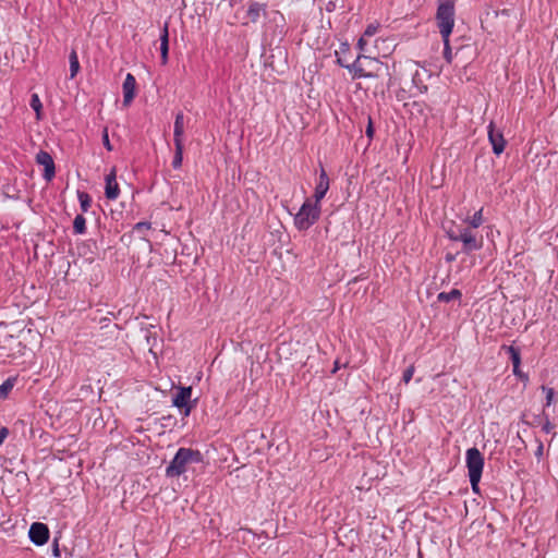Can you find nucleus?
<instances>
[{
	"label": "nucleus",
	"mask_w": 558,
	"mask_h": 558,
	"mask_svg": "<svg viewBox=\"0 0 558 558\" xmlns=\"http://www.w3.org/2000/svg\"><path fill=\"white\" fill-rule=\"evenodd\" d=\"M202 457L198 451L189 448H180L170 464L166 469V474L170 477L180 476L186 471V466L193 462H201Z\"/></svg>",
	"instance_id": "nucleus-2"
},
{
	"label": "nucleus",
	"mask_w": 558,
	"mask_h": 558,
	"mask_svg": "<svg viewBox=\"0 0 558 558\" xmlns=\"http://www.w3.org/2000/svg\"><path fill=\"white\" fill-rule=\"evenodd\" d=\"M465 222H468L469 227L472 229H477L483 223V208L474 213V215L466 219Z\"/></svg>",
	"instance_id": "nucleus-21"
},
{
	"label": "nucleus",
	"mask_w": 558,
	"mask_h": 558,
	"mask_svg": "<svg viewBox=\"0 0 558 558\" xmlns=\"http://www.w3.org/2000/svg\"><path fill=\"white\" fill-rule=\"evenodd\" d=\"M159 40H160L161 63L166 64L168 62V53H169V22L168 21H166L163 23Z\"/></svg>",
	"instance_id": "nucleus-14"
},
{
	"label": "nucleus",
	"mask_w": 558,
	"mask_h": 558,
	"mask_svg": "<svg viewBox=\"0 0 558 558\" xmlns=\"http://www.w3.org/2000/svg\"><path fill=\"white\" fill-rule=\"evenodd\" d=\"M73 230L76 234H84L86 232V219L83 215H77L74 218Z\"/></svg>",
	"instance_id": "nucleus-19"
},
{
	"label": "nucleus",
	"mask_w": 558,
	"mask_h": 558,
	"mask_svg": "<svg viewBox=\"0 0 558 558\" xmlns=\"http://www.w3.org/2000/svg\"><path fill=\"white\" fill-rule=\"evenodd\" d=\"M105 195L108 199L114 201L119 197L120 189L117 182V170L112 168L111 171L106 175Z\"/></svg>",
	"instance_id": "nucleus-11"
},
{
	"label": "nucleus",
	"mask_w": 558,
	"mask_h": 558,
	"mask_svg": "<svg viewBox=\"0 0 558 558\" xmlns=\"http://www.w3.org/2000/svg\"><path fill=\"white\" fill-rule=\"evenodd\" d=\"M542 390L545 393L546 402L544 405V410L549 408L555 402V390L550 387L542 386Z\"/></svg>",
	"instance_id": "nucleus-24"
},
{
	"label": "nucleus",
	"mask_w": 558,
	"mask_h": 558,
	"mask_svg": "<svg viewBox=\"0 0 558 558\" xmlns=\"http://www.w3.org/2000/svg\"><path fill=\"white\" fill-rule=\"evenodd\" d=\"M535 454L539 458L543 456V444L539 442L538 447H537V450L535 452Z\"/></svg>",
	"instance_id": "nucleus-38"
},
{
	"label": "nucleus",
	"mask_w": 558,
	"mask_h": 558,
	"mask_svg": "<svg viewBox=\"0 0 558 558\" xmlns=\"http://www.w3.org/2000/svg\"><path fill=\"white\" fill-rule=\"evenodd\" d=\"M32 109L36 112L37 119H40V112H41V101L39 99V96L37 94H33L29 102Z\"/></svg>",
	"instance_id": "nucleus-25"
},
{
	"label": "nucleus",
	"mask_w": 558,
	"mask_h": 558,
	"mask_svg": "<svg viewBox=\"0 0 558 558\" xmlns=\"http://www.w3.org/2000/svg\"><path fill=\"white\" fill-rule=\"evenodd\" d=\"M13 388V383L9 379L0 385V397H5L7 393Z\"/></svg>",
	"instance_id": "nucleus-28"
},
{
	"label": "nucleus",
	"mask_w": 558,
	"mask_h": 558,
	"mask_svg": "<svg viewBox=\"0 0 558 558\" xmlns=\"http://www.w3.org/2000/svg\"><path fill=\"white\" fill-rule=\"evenodd\" d=\"M277 15L280 16V19H283V15H281L280 12H277Z\"/></svg>",
	"instance_id": "nucleus-41"
},
{
	"label": "nucleus",
	"mask_w": 558,
	"mask_h": 558,
	"mask_svg": "<svg viewBox=\"0 0 558 558\" xmlns=\"http://www.w3.org/2000/svg\"><path fill=\"white\" fill-rule=\"evenodd\" d=\"M454 258H456V256H454V255H452V254H447V255H446V260H447V262H449V263H450V262H452V260H454Z\"/></svg>",
	"instance_id": "nucleus-39"
},
{
	"label": "nucleus",
	"mask_w": 558,
	"mask_h": 558,
	"mask_svg": "<svg viewBox=\"0 0 558 558\" xmlns=\"http://www.w3.org/2000/svg\"><path fill=\"white\" fill-rule=\"evenodd\" d=\"M444 43V58L448 63H451L452 61V50L450 47V40L449 37H441Z\"/></svg>",
	"instance_id": "nucleus-26"
},
{
	"label": "nucleus",
	"mask_w": 558,
	"mask_h": 558,
	"mask_svg": "<svg viewBox=\"0 0 558 558\" xmlns=\"http://www.w3.org/2000/svg\"><path fill=\"white\" fill-rule=\"evenodd\" d=\"M36 162L40 166H44V168H45L44 178L47 181H51L56 174L54 161H53L51 155L45 150H40L36 155Z\"/></svg>",
	"instance_id": "nucleus-9"
},
{
	"label": "nucleus",
	"mask_w": 558,
	"mask_h": 558,
	"mask_svg": "<svg viewBox=\"0 0 558 558\" xmlns=\"http://www.w3.org/2000/svg\"><path fill=\"white\" fill-rule=\"evenodd\" d=\"M191 397L192 387H180L173 395L172 404L179 408L184 416H189L194 408V403L191 402Z\"/></svg>",
	"instance_id": "nucleus-7"
},
{
	"label": "nucleus",
	"mask_w": 558,
	"mask_h": 558,
	"mask_svg": "<svg viewBox=\"0 0 558 558\" xmlns=\"http://www.w3.org/2000/svg\"><path fill=\"white\" fill-rule=\"evenodd\" d=\"M338 62L348 68L352 73L353 77H372L377 75V72L381 69V63L376 58H371L364 54H359L356 60L351 65L342 63L341 59Z\"/></svg>",
	"instance_id": "nucleus-4"
},
{
	"label": "nucleus",
	"mask_w": 558,
	"mask_h": 558,
	"mask_svg": "<svg viewBox=\"0 0 558 558\" xmlns=\"http://www.w3.org/2000/svg\"><path fill=\"white\" fill-rule=\"evenodd\" d=\"M374 132H375V131H374V126H373L372 119H371V117H368V124H367V126H366V131H365L366 136H367L369 140H372V138H373V136H374Z\"/></svg>",
	"instance_id": "nucleus-33"
},
{
	"label": "nucleus",
	"mask_w": 558,
	"mask_h": 558,
	"mask_svg": "<svg viewBox=\"0 0 558 558\" xmlns=\"http://www.w3.org/2000/svg\"><path fill=\"white\" fill-rule=\"evenodd\" d=\"M102 143H104V146L110 151L112 150V146L110 144V141H109V135H108V131L107 129H105L104 133H102Z\"/></svg>",
	"instance_id": "nucleus-32"
},
{
	"label": "nucleus",
	"mask_w": 558,
	"mask_h": 558,
	"mask_svg": "<svg viewBox=\"0 0 558 558\" xmlns=\"http://www.w3.org/2000/svg\"><path fill=\"white\" fill-rule=\"evenodd\" d=\"M183 134H184V116L182 112H179L177 114L175 121H174V130H173L174 143H183Z\"/></svg>",
	"instance_id": "nucleus-15"
},
{
	"label": "nucleus",
	"mask_w": 558,
	"mask_h": 558,
	"mask_svg": "<svg viewBox=\"0 0 558 558\" xmlns=\"http://www.w3.org/2000/svg\"><path fill=\"white\" fill-rule=\"evenodd\" d=\"M414 366L411 365L409 366L404 372H403V376H402V380L404 381V384H409L410 380L412 379L413 377V374H414Z\"/></svg>",
	"instance_id": "nucleus-29"
},
{
	"label": "nucleus",
	"mask_w": 558,
	"mask_h": 558,
	"mask_svg": "<svg viewBox=\"0 0 558 558\" xmlns=\"http://www.w3.org/2000/svg\"><path fill=\"white\" fill-rule=\"evenodd\" d=\"M329 183L330 182H329L328 174L325 171V169L322 168L320 172H319L318 182L315 186L313 203L319 205L320 201L325 197L326 193L329 190Z\"/></svg>",
	"instance_id": "nucleus-12"
},
{
	"label": "nucleus",
	"mask_w": 558,
	"mask_h": 558,
	"mask_svg": "<svg viewBox=\"0 0 558 558\" xmlns=\"http://www.w3.org/2000/svg\"><path fill=\"white\" fill-rule=\"evenodd\" d=\"M339 368H340L339 362H338V361H336V362H335V365H333L332 373H333V374H335V373H337V372L339 371Z\"/></svg>",
	"instance_id": "nucleus-40"
},
{
	"label": "nucleus",
	"mask_w": 558,
	"mask_h": 558,
	"mask_svg": "<svg viewBox=\"0 0 558 558\" xmlns=\"http://www.w3.org/2000/svg\"><path fill=\"white\" fill-rule=\"evenodd\" d=\"M513 374L520 378H527L520 369V366L513 367Z\"/></svg>",
	"instance_id": "nucleus-36"
},
{
	"label": "nucleus",
	"mask_w": 558,
	"mask_h": 558,
	"mask_svg": "<svg viewBox=\"0 0 558 558\" xmlns=\"http://www.w3.org/2000/svg\"><path fill=\"white\" fill-rule=\"evenodd\" d=\"M135 87H136V81H135V77L131 74V73H128L126 74V77L123 82V104L125 106H129L134 96H135Z\"/></svg>",
	"instance_id": "nucleus-13"
},
{
	"label": "nucleus",
	"mask_w": 558,
	"mask_h": 558,
	"mask_svg": "<svg viewBox=\"0 0 558 558\" xmlns=\"http://www.w3.org/2000/svg\"><path fill=\"white\" fill-rule=\"evenodd\" d=\"M451 241L462 243V252L471 253L483 247L484 240L469 226H452L446 231Z\"/></svg>",
	"instance_id": "nucleus-1"
},
{
	"label": "nucleus",
	"mask_w": 558,
	"mask_h": 558,
	"mask_svg": "<svg viewBox=\"0 0 558 558\" xmlns=\"http://www.w3.org/2000/svg\"><path fill=\"white\" fill-rule=\"evenodd\" d=\"M266 5L259 2H252L247 9V16L251 22L255 23L259 20L262 14H265Z\"/></svg>",
	"instance_id": "nucleus-16"
},
{
	"label": "nucleus",
	"mask_w": 558,
	"mask_h": 558,
	"mask_svg": "<svg viewBox=\"0 0 558 558\" xmlns=\"http://www.w3.org/2000/svg\"><path fill=\"white\" fill-rule=\"evenodd\" d=\"M488 140L492 144L494 154L499 156L505 150L506 141L504 138V134L495 129L493 122L488 125Z\"/></svg>",
	"instance_id": "nucleus-10"
},
{
	"label": "nucleus",
	"mask_w": 558,
	"mask_h": 558,
	"mask_svg": "<svg viewBox=\"0 0 558 558\" xmlns=\"http://www.w3.org/2000/svg\"><path fill=\"white\" fill-rule=\"evenodd\" d=\"M277 15L280 16V19H283V15H281L280 12H277Z\"/></svg>",
	"instance_id": "nucleus-42"
},
{
	"label": "nucleus",
	"mask_w": 558,
	"mask_h": 558,
	"mask_svg": "<svg viewBox=\"0 0 558 558\" xmlns=\"http://www.w3.org/2000/svg\"><path fill=\"white\" fill-rule=\"evenodd\" d=\"M461 291L458 289H453L450 292H440L437 296L439 302H450L452 300H458L461 298Z\"/></svg>",
	"instance_id": "nucleus-18"
},
{
	"label": "nucleus",
	"mask_w": 558,
	"mask_h": 558,
	"mask_svg": "<svg viewBox=\"0 0 558 558\" xmlns=\"http://www.w3.org/2000/svg\"><path fill=\"white\" fill-rule=\"evenodd\" d=\"M77 197L80 201L81 209L83 213L88 211L92 203L90 196L86 192H77Z\"/></svg>",
	"instance_id": "nucleus-22"
},
{
	"label": "nucleus",
	"mask_w": 558,
	"mask_h": 558,
	"mask_svg": "<svg viewBox=\"0 0 558 558\" xmlns=\"http://www.w3.org/2000/svg\"><path fill=\"white\" fill-rule=\"evenodd\" d=\"M52 554H53L54 557H59L60 556V550H59L57 542H54Z\"/></svg>",
	"instance_id": "nucleus-37"
},
{
	"label": "nucleus",
	"mask_w": 558,
	"mask_h": 558,
	"mask_svg": "<svg viewBox=\"0 0 558 558\" xmlns=\"http://www.w3.org/2000/svg\"><path fill=\"white\" fill-rule=\"evenodd\" d=\"M543 415L545 417V421H544V424L542 426V429L543 432H545L546 434H549L554 430L555 428V425L551 424V422L549 421L548 416L546 415V412L545 410L543 411Z\"/></svg>",
	"instance_id": "nucleus-27"
},
{
	"label": "nucleus",
	"mask_w": 558,
	"mask_h": 558,
	"mask_svg": "<svg viewBox=\"0 0 558 558\" xmlns=\"http://www.w3.org/2000/svg\"><path fill=\"white\" fill-rule=\"evenodd\" d=\"M28 536L35 545L41 546L48 542L49 529L44 523L35 522L29 527Z\"/></svg>",
	"instance_id": "nucleus-8"
},
{
	"label": "nucleus",
	"mask_w": 558,
	"mask_h": 558,
	"mask_svg": "<svg viewBox=\"0 0 558 558\" xmlns=\"http://www.w3.org/2000/svg\"><path fill=\"white\" fill-rule=\"evenodd\" d=\"M175 153L172 160L173 168L178 169L182 166L183 160V143H174Z\"/></svg>",
	"instance_id": "nucleus-20"
},
{
	"label": "nucleus",
	"mask_w": 558,
	"mask_h": 558,
	"mask_svg": "<svg viewBox=\"0 0 558 558\" xmlns=\"http://www.w3.org/2000/svg\"><path fill=\"white\" fill-rule=\"evenodd\" d=\"M277 15L280 16V19H283V15H281L280 12H277Z\"/></svg>",
	"instance_id": "nucleus-43"
},
{
	"label": "nucleus",
	"mask_w": 558,
	"mask_h": 558,
	"mask_svg": "<svg viewBox=\"0 0 558 558\" xmlns=\"http://www.w3.org/2000/svg\"><path fill=\"white\" fill-rule=\"evenodd\" d=\"M436 23L441 37H450L454 26V0H438Z\"/></svg>",
	"instance_id": "nucleus-3"
},
{
	"label": "nucleus",
	"mask_w": 558,
	"mask_h": 558,
	"mask_svg": "<svg viewBox=\"0 0 558 558\" xmlns=\"http://www.w3.org/2000/svg\"><path fill=\"white\" fill-rule=\"evenodd\" d=\"M320 216V205L313 203L307 198L294 217V226L298 230H307Z\"/></svg>",
	"instance_id": "nucleus-6"
},
{
	"label": "nucleus",
	"mask_w": 558,
	"mask_h": 558,
	"mask_svg": "<svg viewBox=\"0 0 558 558\" xmlns=\"http://www.w3.org/2000/svg\"><path fill=\"white\" fill-rule=\"evenodd\" d=\"M506 350L510 355L513 367L520 366V363H521L520 350L514 348L513 345L506 347Z\"/></svg>",
	"instance_id": "nucleus-23"
},
{
	"label": "nucleus",
	"mask_w": 558,
	"mask_h": 558,
	"mask_svg": "<svg viewBox=\"0 0 558 558\" xmlns=\"http://www.w3.org/2000/svg\"><path fill=\"white\" fill-rule=\"evenodd\" d=\"M149 229H150V223L149 222H145V221L137 222L134 226V230L137 231V232H144V231H147Z\"/></svg>",
	"instance_id": "nucleus-30"
},
{
	"label": "nucleus",
	"mask_w": 558,
	"mask_h": 558,
	"mask_svg": "<svg viewBox=\"0 0 558 558\" xmlns=\"http://www.w3.org/2000/svg\"><path fill=\"white\" fill-rule=\"evenodd\" d=\"M9 434V430L7 427H2L0 428V445L4 441V439L7 438Z\"/></svg>",
	"instance_id": "nucleus-35"
},
{
	"label": "nucleus",
	"mask_w": 558,
	"mask_h": 558,
	"mask_svg": "<svg viewBox=\"0 0 558 558\" xmlns=\"http://www.w3.org/2000/svg\"><path fill=\"white\" fill-rule=\"evenodd\" d=\"M366 45H367V41H366L365 37H364V36H362V37L359 39V41H357V48H359V50H360V51H364V50H365Z\"/></svg>",
	"instance_id": "nucleus-34"
},
{
	"label": "nucleus",
	"mask_w": 558,
	"mask_h": 558,
	"mask_svg": "<svg viewBox=\"0 0 558 558\" xmlns=\"http://www.w3.org/2000/svg\"><path fill=\"white\" fill-rule=\"evenodd\" d=\"M377 29H378V26H377V25L369 24V25L366 27V29H365V32H364V35H363V36H364V37H372V36H374V35L376 34Z\"/></svg>",
	"instance_id": "nucleus-31"
},
{
	"label": "nucleus",
	"mask_w": 558,
	"mask_h": 558,
	"mask_svg": "<svg viewBox=\"0 0 558 558\" xmlns=\"http://www.w3.org/2000/svg\"><path fill=\"white\" fill-rule=\"evenodd\" d=\"M70 61V77L74 78L80 71L78 57L75 50H72L69 56Z\"/></svg>",
	"instance_id": "nucleus-17"
},
{
	"label": "nucleus",
	"mask_w": 558,
	"mask_h": 558,
	"mask_svg": "<svg viewBox=\"0 0 558 558\" xmlns=\"http://www.w3.org/2000/svg\"><path fill=\"white\" fill-rule=\"evenodd\" d=\"M465 462L472 489L478 492V483L484 468L483 454L477 448H470L465 453Z\"/></svg>",
	"instance_id": "nucleus-5"
}]
</instances>
